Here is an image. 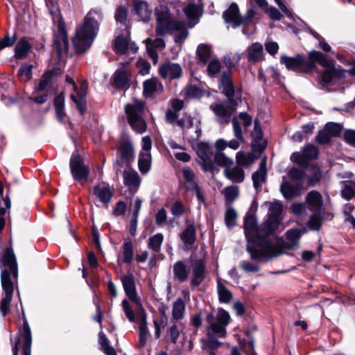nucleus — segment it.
Instances as JSON below:
<instances>
[{
    "label": "nucleus",
    "mask_w": 355,
    "mask_h": 355,
    "mask_svg": "<svg viewBox=\"0 0 355 355\" xmlns=\"http://www.w3.org/2000/svg\"><path fill=\"white\" fill-rule=\"evenodd\" d=\"M125 35H119L116 37L114 42V50L119 54H135L138 47L134 42L130 41V31H125Z\"/></svg>",
    "instance_id": "13"
},
{
    "label": "nucleus",
    "mask_w": 355,
    "mask_h": 355,
    "mask_svg": "<svg viewBox=\"0 0 355 355\" xmlns=\"http://www.w3.org/2000/svg\"><path fill=\"white\" fill-rule=\"evenodd\" d=\"M69 166L71 175L75 180L81 181L87 179L89 169L84 164L83 158L77 152L72 154Z\"/></svg>",
    "instance_id": "12"
},
{
    "label": "nucleus",
    "mask_w": 355,
    "mask_h": 355,
    "mask_svg": "<svg viewBox=\"0 0 355 355\" xmlns=\"http://www.w3.org/2000/svg\"><path fill=\"white\" fill-rule=\"evenodd\" d=\"M342 125L340 123L329 122L325 126L324 129L333 137L338 136L342 131Z\"/></svg>",
    "instance_id": "55"
},
{
    "label": "nucleus",
    "mask_w": 355,
    "mask_h": 355,
    "mask_svg": "<svg viewBox=\"0 0 355 355\" xmlns=\"http://www.w3.org/2000/svg\"><path fill=\"white\" fill-rule=\"evenodd\" d=\"M151 153H139L138 159V167L139 171L143 173H147L151 166Z\"/></svg>",
    "instance_id": "43"
},
{
    "label": "nucleus",
    "mask_w": 355,
    "mask_h": 355,
    "mask_svg": "<svg viewBox=\"0 0 355 355\" xmlns=\"http://www.w3.org/2000/svg\"><path fill=\"white\" fill-rule=\"evenodd\" d=\"M2 265L1 269V285L4 293V297L1 300L0 311L5 316L8 311L10 303L12 298L14 291L13 280H17L18 277V268L15 256L13 251L6 248L1 258Z\"/></svg>",
    "instance_id": "2"
},
{
    "label": "nucleus",
    "mask_w": 355,
    "mask_h": 355,
    "mask_svg": "<svg viewBox=\"0 0 355 355\" xmlns=\"http://www.w3.org/2000/svg\"><path fill=\"white\" fill-rule=\"evenodd\" d=\"M302 184L291 185L287 182L282 183L280 187V191L284 198L286 199H291L292 198L300 195L302 190Z\"/></svg>",
    "instance_id": "37"
},
{
    "label": "nucleus",
    "mask_w": 355,
    "mask_h": 355,
    "mask_svg": "<svg viewBox=\"0 0 355 355\" xmlns=\"http://www.w3.org/2000/svg\"><path fill=\"white\" fill-rule=\"evenodd\" d=\"M191 271L190 284L192 288L198 286L206 276V267L204 259H192L190 268L182 261H178L173 266L174 278L180 282H185Z\"/></svg>",
    "instance_id": "5"
},
{
    "label": "nucleus",
    "mask_w": 355,
    "mask_h": 355,
    "mask_svg": "<svg viewBox=\"0 0 355 355\" xmlns=\"http://www.w3.org/2000/svg\"><path fill=\"white\" fill-rule=\"evenodd\" d=\"M232 123L233 126L234 135L236 139H232L227 142V146L232 150H237L239 148L240 144L244 142V138L240 123L236 117H234L232 119Z\"/></svg>",
    "instance_id": "28"
},
{
    "label": "nucleus",
    "mask_w": 355,
    "mask_h": 355,
    "mask_svg": "<svg viewBox=\"0 0 355 355\" xmlns=\"http://www.w3.org/2000/svg\"><path fill=\"white\" fill-rule=\"evenodd\" d=\"M258 157L253 153H244L239 151L236 155V161L239 166H250L251 165Z\"/></svg>",
    "instance_id": "40"
},
{
    "label": "nucleus",
    "mask_w": 355,
    "mask_h": 355,
    "mask_svg": "<svg viewBox=\"0 0 355 355\" xmlns=\"http://www.w3.org/2000/svg\"><path fill=\"white\" fill-rule=\"evenodd\" d=\"M224 173L227 178L236 183H241L245 179L244 171L239 166L232 168H225Z\"/></svg>",
    "instance_id": "35"
},
{
    "label": "nucleus",
    "mask_w": 355,
    "mask_h": 355,
    "mask_svg": "<svg viewBox=\"0 0 355 355\" xmlns=\"http://www.w3.org/2000/svg\"><path fill=\"white\" fill-rule=\"evenodd\" d=\"M150 336V332L147 326V315L144 309L141 308L139 311V343L138 347L143 349L147 344V340Z\"/></svg>",
    "instance_id": "18"
},
{
    "label": "nucleus",
    "mask_w": 355,
    "mask_h": 355,
    "mask_svg": "<svg viewBox=\"0 0 355 355\" xmlns=\"http://www.w3.org/2000/svg\"><path fill=\"white\" fill-rule=\"evenodd\" d=\"M53 75V71H46L42 76V78L40 81V83L36 88L35 91L37 92H42L47 90L51 81H52V77Z\"/></svg>",
    "instance_id": "49"
},
{
    "label": "nucleus",
    "mask_w": 355,
    "mask_h": 355,
    "mask_svg": "<svg viewBox=\"0 0 355 355\" xmlns=\"http://www.w3.org/2000/svg\"><path fill=\"white\" fill-rule=\"evenodd\" d=\"M122 306L123 311L130 322H134L135 321V315L134 311H132L129 302L127 300H123L122 302Z\"/></svg>",
    "instance_id": "62"
},
{
    "label": "nucleus",
    "mask_w": 355,
    "mask_h": 355,
    "mask_svg": "<svg viewBox=\"0 0 355 355\" xmlns=\"http://www.w3.org/2000/svg\"><path fill=\"white\" fill-rule=\"evenodd\" d=\"M171 212L175 217H180L184 212V207L180 201H175L171 207Z\"/></svg>",
    "instance_id": "63"
},
{
    "label": "nucleus",
    "mask_w": 355,
    "mask_h": 355,
    "mask_svg": "<svg viewBox=\"0 0 355 355\" xmlns=\"http://www.w3.org/2000/svg\"><path fill=\"white\" fill-rule=\"evenodd\" d=\"M304 156L306 160L315 159L318 155V149L313 145H307L303 148Z\"/></svg>",
    "instance_id": "57"
},
{
    "label": "nucleus",
    "mask_w": 355,
    "mask_h": 355,
    "mask_svg": "<svg viewBox=\"0 0 355 355\" xmlns=\"http://www.w3.org/2000/svg\"><path fill=\"white\" fill-rule=\"evenodd\" d=\"M349 72L340 68H331L326 69L319 77L320 83L324 86L330 83L334 78H341L345 76V73Z\"/></svg>",
    "instance_id": "26"
},
{
    "label": "nucleus",
    "mask_w": 355,
    "mask_h": 355,
    "mask_svg": "<svg viewBox=\"0 0 355 355\" xmlns=\"http://www.w3.org/2000/svg\"><path fill=\"white\" fill-rule=\"evenodd\" d=\"M282 211V205L279 202L270 203L268 211V219L264 224V227L267 228V234H270L274 230L277 228L279 220V216Z\"/></svg>",
    "instance_id": "15"
},
{
    "label": "nucleus",
    "mask_w": 355,
    "mask_h": 355,
    "mask_svg": "<svg viewBox=\"0 0 355 355\" xmlns=\"http://www.w3.org/2000/svg\"><path fill=\"white\" fill-rule=\"evenodd\" d=\"M221 68L220 62L217 59H214L210 61L207 65V72L209 76L214 77L219 73Z\"/></svg>",
    "instance_id": "54"
},
{
    "label": "nucleus",
    "mask_w": 355,
    "mask_h": 355,
    "mask_svg": "<svg viewBox=\"0 0 355 355\" xmlns=\"http://www.w3.org/2000/svg\"><path fill=\"white\" fill-rule=\"evenodd\" d=\"M143 93L146 97H151L156 94H160L163 91V85L157 78H151L143 83Z\"/></svg>",
    "instance_id": "25"
},
{
    "label": "nucleus",
    "mask_w": 355,
    "mask_h": 355,
    "mask_svg": "<svg viewBox=\"0 0 355 355\" xmlns=\"http://www.w3.org/2000/svg\"><path fill=\"white\" fill-rule=\"evenodd\" d=\"M320 213L321 212H313L309 221V225L311 229L314 230H319L321 225Z\"/></svg>",
    "instance_id": "61"
},
{
    "label": "nucleus",
    "mask_w": 355,
    "mask_h": 355,
    "mask_svg": "<svg viewBox=\"0 0 355 355\" xmlns=\"http://www.w3.org/2000/svg\"><path fill=\"white\" fill-rule=\"evenodd\" d=\"M101 19V12L91 10L85 17L83 24L77 27L72 42L78 53H84L90 48L97 35Z\"/></svg>",
    "instance_id": "3"
},
{
    "label": "nucleus",
    "mask_w": 355,
    "mask_h": 355,
    "mask_svg": "<svg viewBox=\"0 0 355 355\" xmlns=\"http://www.w3.org/2000/svg\"><path fill=\"white\" fill-rule=\"evenodd\" d=\"M159 73L164 79H176L181 76L182 69L178 63L166 62L159 67Z\"/></svg>",
    "instance_id": "20"
},
{
    "label": "nucleus",
    "mask_w": 355,
    "mask_h": 355,
    "mask_svg": "<svg viewBox=\"0 0 355 355\" xmlns=\"http://www.w3.org/2000/svg\"><path fill=\"white\" fill-rule=\"evenodd\" d=\"M145 103L142 100L134 99L125 107L128 121L131 128L137 134L146 131L147 123L144 119Z\"/></svg>",
    "instance_id": "8"
},
{
    "label": "nucleus",
    "mask_w": 355,
    "mask_h": 355,
    "mask_svg": "<svg viewBox=\"0 0 355 355\" xmlns=\"http://www.w3.org/2000/svg\"><path fill=\"white\" fill-rule=\"evenodd\" d=\"M254 11L252 9L248 10L245 17L239 15L238 6L233 3L229 8L223 12V19L227 24H230L234 28L243 25L242 32L245 35H251L254 31V26L252 24V19L254 17Z\"/></svg>",
    "instance_id": "7"
},
{
    "label": "nucleus",
    "mask_w": 355,
    "mask_h": 355,
    "mask_svg": "<svg viewBox=\"0 0 355 355\" xmlns=\"http://www.w3.org/2000/svg\"><path fill=\"white\" fill-rule=\"evenodd\" d=\"M223 193L225 197L226 204H232L239 196V187L234 185L227 187Z\"/></svg>",
    "instance_id": "50"
},
{
    "label": "nucleus",
    "mask_w": 355,
    "mask_h": 355,
    "mask_svg": "<svg viewBox=\"0 0 355 355\" xmlns=\"http://www.w3.org/2000/svg\"><path fill=\"white\" fill-rule=\"evenodd\" d=\"M22 343L23 355H31L32 335L27 320H24L21 336L12 347L13 355H18L19 345Z\"/></svg>",
    "instance_id": "11"
},
{
    "label": "nucleus",
    "mask_w": 355,
    "mask_h": 355,
    "mask_svg": "<svg viewBox=\"0 0 355 355\" xmlns=\"http://www.w3.org/2000/svg\"><path fill=\"white\" fill-rule=\"evenodd\" d=\"M340 195L346 200L355 198V188L349 184H345L340 191Z\"/></svg>",
    "instance_id": "59"
},
{
    "label": "nucleus",
    "mask_w": 355,
    "mask_h": 355,
    "mask_svg": "<svg viewBox=\"0 0 355 355\" xmlns=\"http://www.w3.org/2000/svg\"><path fill=\"white\" fill-rule=\"evenodd\" d=\"M304 232L305 230L299 228H294L287 231L286 240L283 245L284 248L287 250L298 248L300 239Z\"/></svg>",
    "instance_id": "23"
},
{
    "label": "nucleus",
    "mask_w": 355,
    "mask_h": 355,
    "mask_svg": "<svg viewBox=\"0 0 355 355\" xmlns=\"http://www.w3.org/2000/svg\"><path fill=\"white\" fill-rule=\"evenodd\" d=\"M121 282L126 295L128 298L135 302L141 308H143L141 304L140 298L138 297L136 288L135 278L132 275L128 274L121 277Z\"/></svg>",
    "instance_id": "17"
},
{
    "label": "nucleus",
    "mask_w": 355,
    "mask_h": 355,
    "mask_svg": "<svg viewBox=\"0 0 355 355\" xmlns=\"http://www.w3.org/2000/svg\"><path fill=\"white\" fill-rule=\"evenodd\" d=\"M134 12L144 21L150 19L151 10L148 9V3L142 1H135L133 3Z\"/></svg>",
    "instance_id": "33"
},
{
    "label": "nucleus",
    "mask_w": 355,
    "mask_h": 355,
    "mask_svg": "<svg viewBox=\"0 0 355 355\" xmlns=\"http://www.w3.org/2000/svg\"><path fill=\"white\" fill-rule=\"evenodd\" d=\"M167 219V212L164 208L159 209L155 214V223L158 226H163Z\"/></svg>",
    "instance_id": "64"
},
{
    "label": "nucleus",
    "mask_w": 355,
    "mask_h": 355,
    "mask_svg": "<svg viewBox=\"0 0 355 355\" xmlns=\"http://www.w3.org/2000/svg\"><path fill=\"white\" fill-rule=\"evenodd\" d=\"M123 261L125 263H130L134 257L133 245L130 239H125L123 244Z\"/></svg>",
    "instance_id": "45"
},
{
    "label": "nucleus",
    "mask_w": 355,
    "mask_h": 355,
    "mask_svg": "<svg viewBox=\"0 0 355 355\" xmlns=\"http://www.w3.org/2000/svg\"><path fill=\"white\" fill-rule=\"evenodd\" d=\"M164 241V235L162 233H157L148 239V248L155 253L161 250V247Z\"/></svg>",
    "instance_id": "41"
},
{
    "label": "nucleus",
    "mask_w": 355,
    "mask_h": 355,
    "mask_svg": "<svg viewBox=\"0 0 355 355\" xmlns=\"http://www.w3.org/2000/svg\"><path fill=\"white\" fill-rule=\"evenodd\" d=\"M73 89L75 92L71 94V99L76 104L80 114H83L85 111V104L87 101V84L83 83L79 90H77V87Z\"/></svg>",
    "instance_id": "21"
},
{
    "label": "nucleus",
    "mask_w": 355,
    "mask_h": 355,
    "mask_svg": "<svg viewBox=\"0 0 355 355\" xmlns=\"http://www.w3.org/2000/svg\"><path fill=\"white\" fill-rule=\"evenodd\" d=\"M230 320L229 313L222 309H218L216 315L213 313L207 315V322L209 325L207 329L208 345L211 349H215L221 345L218 338L225 337L226 327Z\"/></svg>",
    "instance_id": "6"
},
{
    "label": "nucleus",
    "mask_w": 355,
    "mask_h": 355,
    "mask_svg": "<svg viewBox=\"0 0 355 355\" xmlns=\"http://www.w3.org/2000/svg\"><path fill=\"white\" fill-rule=\"evenodd\" d=\"M217 293L219 301L222 303H229L232 299L231 291L220 281L217 283Z\"/></svg>",
    "instance_id": "46"
},
{
    "label": "nucleus",
    "mask_w": 355,
    "mask_h": 355,
    "mask_svg": "<svg viewBox=\"0 0 355 355\" xmlns=\"http://www.w3.org/2000/svg\"><path fill=\"white\" fill-rule=\"evenodd\" d=\"M267 158L265 156L261 161L259 169L252 174L253 186L257 189L265 182L267 175L266 171Z\"/></svg>",
    "instance_id": "31"
},
{
    "label": "nucleus",
    "mask_w": 355,
    "mask_h": 355,
    "mask_svg": "<svg viewBox=\"0 0 355 355\" xmlns=\"http://www.w3.org/2000/svg\"><path fill=\"white\" fill-rule=\"evenodd\" d=\"M157 19L156 34L158 36H164L171 31H175L176 42L181 43L188 36V31L186 24L180 21L173 20L171 17L169 10L164 5H159L155 9Z\"/></svg>",
    "instance_id": "4"
},
{
    "label": "nucleus",
    "mask_w": 355,
    "mask_h": 355,
    "mask_svg": "<svg viewBox=\"0 0 355 355\" xmlns=\"http://www.w3.org/2000/svg\"><path fill=\"white\" fill-rule=\"evenodd\" d=\"M129 62H121L120 64L124 67ZM130 80V72L124 68L117 69L113 75L114 85L118 89H122L128 86Z\"/></svg>",
    "instance_id": "24"
},
{
    "label": "nucleus",
    "mask_w": 355,
    "mask_h": 355,
    "mask_svg": "<svg viewBox=\"0 0 355 355\" xmlns=\"http://www.w3.org/2000/svg\"><path fill=\"white\" fill-rule=\"evenodd\" d=\"M244 232L248 242L246 250L252 260L276 257L282 254V248L268 239H261L258 235L255 216L248 214L244 218Z\"/></svg>",
    "instance_id": "1"
},
{
    "label": "nucleus",
    "mask_w": 355,
    "mask_h": 355,
    "mask_svg": "<svg viewBox=\"0 0 355 355\" xmlns=\"http://www.w3.org/2000/svg\"><path fill=\"white\" fill-rule=\"evenodd\" d=\"M119 152L120 156L117 161L119 165L125 164L128 166L135 160L134 147L130 139H123L121 141Z\"/></svg>",
    "instance_id": "14"
},
{
    "label": "nucleus",
    "mask_w": 355,
    "mask_h": 355,
    "mask_svg": "<svg viewBox=\"0 0 355 355\" xmlns=\"http://www.w3.org/2000/svg\"><path fill=\"white\" fill-rule=\"evenodd\" d=\"M182 331V325L177 323L171 324L166 330V340L176 344Z\"/></svg>",
    "instance_id": "38"
},
{
    "label": "nucleus",
    "mask_w": 355,
    "mask_h": 355,
    "mask_svg": "<svg viewBox=\"0 0 355 355\" xmlns=\"http://www.w3.org/2000/svg\"><path fill=\"white\" fill-rule=\"evenodd\" d=\"M123 182L129 187L131 192L135 193L140 185L141 180L135 171L128 170L123 173Z\"/></svg>",
    "instance_id": "29"
},
{
    "label": "nucleus",
    "mask_w": 355,
    "mask_h": 355,
    "mask_svg": "<svg viewBox=\"0 0 355 355\" xmlns=\"http://www.w3.org/2000/svg\"><path fill=\"white\" fill-rule=\"evenodd\" d=\"M186 305L182 298H178L173 304L172 318L175 321L183 319L185 313Z\"/></svg>",
    "instance_id": "39"
},
{
    "label": "nucleus",
    "mask_w": 355,
    "mask_h": 355,
    "mask_svg": "<svg viewBox=\"0 0 355 355\" xmlns=\"http://www.w3.org/2000/svg\"><path fill=\"white\" fill-rule=\"evenodd\" d=\"M184 94L186 96L189 98H199L202 96V92L199 87L190 85L185 89Z\"/></svg>",
    "instance_id": "60"
},
{
    "label": "nucleus",
    "mask_w": 355,
    "mask_h": 355,
    "mask_svg": "<svg viewBox=\"0 0 355 355\" xmlns=\"http://www.w3.org/2000/svg\"><path fill=\"white\" fill-rule=\"evenodd\" d=\"M184 12L189 19H198L202 14V6L200 3L190 2L184 8Z\"/></svg>",
    "instance_id": "42"
},
{
    "label": "nucleus",
    "mask_w": 355,
    "mask_h": 355,
    "mask_svg": "<svg viewBox=\"0 0 355 355\" xmlns=\"http://www.w3.org/2000/svg\"><path fill=\"white\" fill-rule=\"evenodd\" d=\"M32 69L33 65L30 64H22L19 71L17 76L21 81L27 82L32 78Z\"/></svg>",
    "instance_id": "51"
},
{
    "label": "nucleus",
    "mask_w": 355,
    "mask_h": 355,
    "mask_svg": "<svg viewBox=\"0 0 355 355\" xmlns=\"http://www.w3.org/2000/svg\"><path fill=\"white\" fill-rule=\"evenodd\" d=\"M247 51L248 59L250 62H256L263 59V48L261 43H253L248 48Z\"/></svg>",
    "instance_id": "36"
},
{
    "label": "nucleus",
    "mask_w": 355,
    "mask_h": 355,
    "mask_svg": "<svg viewBox=\"0 0 355 355\" xmlns=\"http://www.w3.org/2000/svg\"><path fill=\"white\" fill-rule=\"evenodd\" d=\"M127 10L124 7H119L115 12V19L117 24H120L121 27L125 31H129L128 23L127 20Z\"/></svg>",
    "instance_id": "47"
},
{
    "label": "nucleus",
    "mask_w": 355,
    "mask_h": 355,
    "mask_svg": "<svg viewBox=\"0 0 355 355\" xmlns=\"http://www.w3.org/2000/svg\"><path fill=\"white\" fill-rule=\"evenodd\" d=\"M196 152L201 159L202 166L205 171H211L213 168V153L211 146L204 142L197 144Z\"/></svg>",
    "instance_id": "16"
},
{
    "label": "nucleus",
    "mask_w": 355,
    "mask_h": 355,
    "mask_svg": "<svg viewBox=\"0 0 355 355\" xmlns=\"http://www.w3.org/2000/svg\"><path fill=\"white\" fill-rule=\"evenodd\" d=\"M220 87L222 92L230 99H231L235 94V88L232 78V73L230 71H224L220 78Z\"/></svg>",
    "instance_id": "27"
},
{
    "label": "nucleus",
    "mask_w": 355,
    "mask_h": 355,
    "mask_svg": "<svg viewBox=\"0 0 355 355\" xmlns=\"http://www.w3.org/2000/svg\"><path fill=\"white\" fill-rule=\"evenodd\" d=\"M210 109L214 112L220 124L228 123L235 110L233 107L227 108L225 105L218 103L210 105Z\"/></svg>",
    "instance_id": "22"
},
{
    "label": "nucleus",
    "mask_w": 355,
    "mask_h": 355,
    "mask_svg": "<svg viewBox=\"0 0 355 355\" xmlns=\"http://www.w3.org/2000/svg\"><path fill=\"white\" fill-rule=\"evenodd\" d=\"M31 48V44L26 38L20 39L15 46V58L17 60L26 58Z\"/></svg>",
    "instance_id": "32"
},
{
    "label": "nucleus",
    "mask_w": 355,
    "mask_h": 355,
    "mask_svg": "<svg viewBox=\"0 0 355 355\" xmlns=\"http://www.w3.org/2000/svg\"><path fill=\"white\" fill-rule=\"evenodd\" d=\"M309 62H313L315 64V62L319 63L322 67L326 69L335 67L334 61L329 60L325 55L320 51H312L309 54Z\"/></svg>",
    "instance_id": "30"
},
{
    "label": "nucleus",
    "mask_w": 355,
    "mask_h": 355,
    "mask_svg": "<svg viewBox=\"0 0 355 355\" xmlns=\"http://www.w3.org/2000/svg\"><path fill=\"white\" fill-rule=\"evenodd\" d=\"M309 31L318 41L319 47L320 49L326 52H330L331 51L330 45L325 42V40L322 36L311 28H309Z\"/></svg>",
    "instance_id": "56"
},
{
    "label": "nucleus",
    "mask_w": 355,
    "mask_h": 355,
    "mask_svg": "<svg viewBox=\"0 0 355 355\" xmlns=\"http://www.w3.org/2000/svg\"><path fill=\"white\" fill-rule=\"evenodd\" d=\"M281 62L289 70L297 72L309 73L316 67L313 62H309L304 56L297 55L295 57L282 56Z\"/></svg>",
    "instance_id": "9"
},
{
    "label": "nucleus",
    "mask_w": 355,
    "mask_h": 355,
    "mask_svg": "<svg viewBox=\"0 0 355 355\" xmlns=\"http://www.w3.org/2000/svg\"><path fill=\"white\" fill-rule=\"evenodd\" d=\"M53 46L60 58L68 51L69 40L64 21L60 15H58V32L54 35Z\"/></svg>",
    "instance_id": "10"
},
{
    "label": "nucleus",
    "mask_w": 355,
    "mask_h": 355,
    "mask_svg": "<svg viewBox=\"0 0 355 355\" xmlns=\"http://www.w3.org/2000/svg\"><path fill=\"white\" fill-rule=\"evenodd\" d=\"M181 240L187 245H193L196 241V229L193 225H189L180 234Z\"/></svg>",
    "instance_id": "44"
},
{
    "label": "nucleus",
    "mask_w": 355,
    "mask_h": 355,
    "mask_svg": "<svg viewBox=\"0 0 355 355\" xmlns=\"http://www.w3.org/2000/svg\"><path fill=\"white\" fill-rule=\"evenodd\" d=\"M94 193L107 207L113 196V189L107 183L101 182L94 187Z\"/></svg>",
    "instance_id": "19"
},
{
    "label": "nucleus",
    "mask_w": 355,
    "mask_h": 355,
    "mask_svg": "<svg viewBox=\"0 0 355 355\" xmlns=\"http://www.w3.org/2000/svg\"><path fill=\"white\" fill-rule=\"evenodd\" d=\"M196 55L199 61L206 63L210 59L211 47L205 44H199L197 47Z\"/></svg>",
    "instance_id": "48"
},
{
    "label": "nucleus",
    "mask_w": 355,
    "mask_h": 355,
    "mask_svg": "<svg viewBox=\"0 0 355 355\" xmlns=\"http://www.w3.org/2000/svg\"><path fill=\"white\" fill-rule=\"evenodd\" d=\"M194 124L193 119L187 114H184L182 117L178 121V125L180 126L184 131L190 129Z\"/></svg>",
    "instance_id": "58"
},
{
    "label": "nucleus",
    "mask_w": 355,
    "mask_h": 355,
    "mask_svg": "<svg viewBox=\"0 0 355 355\" xmlns=\"http://www.w3.org/2000/svg\"><path fill=\"white\" fill-rule=\"evenodd\" d=\"M236 218L237 214L234 209L232 207H228L225 215V225L228 228H232L236 225Z\"/></svg>",
    "instance_id": "52"
},
{
    "label": "nucleus",
    "mask_w": 355,
    "mask_h": 355,
    "mask_svg": "<svg viewBox=\"0 0 355 355\" xmlns=\"http://www.w3.org/2000/svg\"><path fill=\"white\" fill-rule=\"evenodd\" d=\"M213 159L218 165L224 166L225 168L233 164V159L226 157L222 152H216Z\"/></svg>",
    "instance_id": "53"
},
{
    "label": "nucleus",
    "mask_w": 355,
    "mask_h": 355,
    "mask_svg": "<svg viewBox=\"0 0 355 355\" xmlns=\"http://www.w3.org/2000/svg\"><path fill=\"white\" fill-rule=\"evenodd\" d=\"M309 209L312 212H321L322 201L321 195L317 191H311L306 197Z\"/></svg>",
    "instance_id": "34"
}]
</instances>
